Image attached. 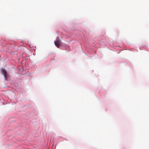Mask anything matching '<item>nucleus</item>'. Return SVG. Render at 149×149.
Instances as JSON below:
<instances>
[{
  "mask_svg": "<svg viewBox=\"0 0 149 149\" xmlns=\"http://www.w3.org/2000/svg\"><path fill=\"white\" fill-rule=\"evenodd\" d=\"M1 71L5 80L8 81L9 79H10V76L8 74L7 72L5 69L2 68L1 69Z\"/></svg>",
  "mask_w": 149,
  "mask_h": 149,
  "instance_id": "obj_1",
  "label": "nucleus"
},
{
  "mask_svg": "<svg viewBox=\"0 0 149 149\" xmlns=\"http://www.w3.org/2000/svg\"><path fill=\"white\" fill-rule=\"evenodd\" d=\"M54 44L58 48H59L61 44V40L58 39L55 41Z\"/></svg>",
  "mask_w": 149,
  "mask_h": 149,
  "instance_id": "obj_2",
  "label": "nucleus"
}]
</instances>
